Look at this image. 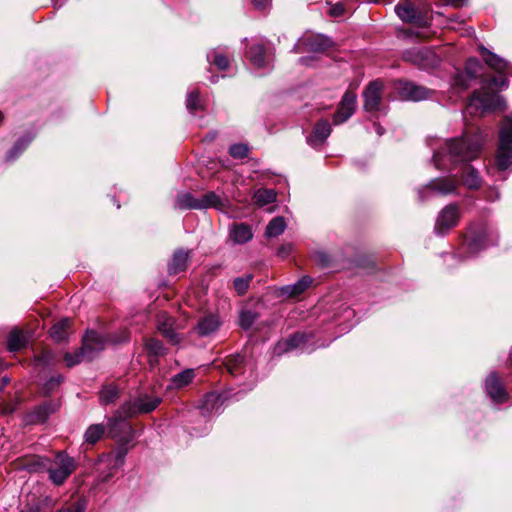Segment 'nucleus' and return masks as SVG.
I'll list each match as a JSON object with an SVG mask.
<instances>
[{
    "mask_svg": "<svg viewBox=\"0 0 512 512\" xmlns=\"http://www.w3.org/2000/svg\"><path fill=\"white\" fill-rule=\"evenodd\" d=\"M254 201L258 206L270 204L276 200V193L272 189H258L254 193Z\"/></svg>",
    "mask_w": 512,
    "mask_h": 512,
    "instance_id": "obj_36",
    "label": "nucleus"
},
{
    "mask_svg": "<svg viewBox=\"0 0 512 512\" xmlns=\"http://www.w3.org/2000/svg\"><path fill=\"white\" fill-rule=\"evenodd\" d=\"M198 209H207V208H216L218 210H223L225 208V201L221 199L214 192H209L199 198Z\"/></svg>",
    "mask_w": 512,
    "mask_h": 512,
    "instance_id": "obj_27",
    "label": "nucleus"
},
{
    "mask_svg": "<svg viewBox=\"0 0 512 512\" xmlns=\"http://www.w3.org/2000/svg\"><path fill=\"white\" fill-rule=\"evenodd\" d=\"M460 214L458 206L454 204H450L445 206L439 213L436 224L435 231L437 234H444L451 228H453L458 220Z\"/></svg>",
    "mask_w": 512,
    "mask_h": 512,
    "instance_id": "obj_8",
    "label": "nucleus"
},
{
    "mask_svg": "<svg viewBox=\"0 0 512 512\" xmlns=\"http://www.w3.org/2000/svg\"><path fill=\"white\" fill-rule=\"evenodd\" d=\"M159 398L148 396L140 397L134 402L128 401L119 408V415L131 417L137 413H149L159 405Z\"/></svg>",
    "mask_w": 512,
    "mask_h": 512,
    "instance_id": "obj_7",
    "label": "nucleus"
},
{
    "mask_svg": "<svg viewBox=\"0 0 512 512\" xmlns=\"http://www.w3.org/2000/svg\"><path fill=\"white\" fill-rule=\"evenodd\" d=\"M229 153L233 158L243 159L248 154V146L245 144H234L230 146Z\"/></svg>",
    "mask_w": 512,
    "mask_h": 512,
    "instance_id": "obj_44",
    "label": "nucleus"
},
{
    "mask_svg": "<svg viewBox=\"0 0 512 512\" xmlns=\"http://www.w3.org/2000/svg\"><path fill=\"white\" fill-rule=\"evenodd\" d=\"M428 7L419 6L411 0H401L400 3L395 7V12L398 17L405 22L413 23L417 26L416 30H408L406 32L407 37H423L422 32L419 31L421 28H425L429 25Z\"/></svg>",
    "mask_w": 512,
    "mask_h": 512,
    "instance_id": "obj_2",
    "label": "nucleus"
},
{
    "mask_svg": "<svg viewBox=\"0 0 512 512\" xmlns=\"http://www.w3.org/2000/svg\"><path fill=\"white\" fill-rule=\"evenodd\" d=\"M307 342V336L303 333H296L284 342H279L276 346V353L281 354L298 348H304Z\"/></svg>",
    "mask_w": 512,
    "mask_h": 512,
    "instance_id": "obj_20",
    "label": "nucleus"
},
{
    "mask_svg": "<svg viewBox=\"0 0 512 512\" xmlns=\"http://www.w3.org/2000/svg\"><path fill=\"white\" fill-rule=\"evenodd\" d=\"M56 410V405L44 404L36 410V420L38 422H44L48 414Z\"/></svg>",
    "mask_w": 512,
    "mask_h": 512,
    "instance_id": "obj_46",
    "label": "nucleus"
},
{
    "mask_svg": "<svg viewBox=\"0 0 512 512\" xmlns=\"http://www.w3.org/2000/svg\"><path fill=\"white\" fill-rule=\"evenodd\" d=\"M251 279L252 275H248L246 277H239L234 280V288L239 295L246 293Z\"/></svg>",
    "mask_w": 512,
    "mask_h": 512,
    "instance_id": "obj_43",
    "label": "nucleus"
},
{
    "mask_svg": "<svg viewBox=\"0 0 512 512\" xmlns=\"http://www.w3.org/2000/svg\"><path fill=\"white\" fill-rule=\"evenodd\" d=\"M112 476H113V473L111 472L107 476L104 477L103 481H107Z\"/></svg>",
    "mask_w": 512,
    "mask_h": 512,
    "instance_id": "obj_60",
    "label": "nucleus"
},
{
    "mask_svg": "<svg viewBox=\"0 0 512 512\" xmlns=\"http://www.w3.org/2000/svg\"><path fill=\"white\" fill-rule=\"evenodd\" d=\"M505 100L498 94L487 91L484 87L481 91H475L470 98L467 109L470 114H483L495 109H504Z\"/></svg>",
    "mask_w": 512,
    "mask_h": 512,
    "instance_id": "obj_5",
    "label": "nucleus"
},
{
    "mask_svg": "<svg viewBox=\"0 0 512 512\" xmlns=\"http://www.w3.org/2000/svg\"><path fill=\"white\" fill-rule=\"evenodd\" d=\"M190 258L189 251L178 249L172 255L171 261L168 264L169 274H177L186 270Z\"/></svg>",
    "mask_w": 512,
    "mask_h": 512,
    "instance_id": "obj_18",
    "label": "nucleus"
},
{
    "mask_svg": "<svg viewBox=\"0 0 512 512\" xmlns=\"http://www.w3.org/2000/svg\"><path fill=\"white\" fill-rule=\"evenodd\" d=\"M223 398L221 395L216 393H210L205 396L203 405L201 406V414L207 415L213 412H219L220 406L222 405Z\"/></svg>",
    "mask_w": 512,
    "mask_h": 512,
    "instance_id": "obj_25",
    "label": "nucleus"
},
{
    "mask_svg": "<svg viewBox=\"0 0 512 512\" xmlns=\"http://www.w3.org/2000/svg\"><path fill=\"white\" fill-rule=\"evenodd\" d=\"M286 223L283 217H275L266 227L265 234L267 237H277L284 232Z\"/></svg>",
    "mask_w": 512,
    "mask_h": 512,
    "instance_id": "obj_33",
    "label": "nucleus"
},
{
    "mask_svg": "<svg viewBox=\"0 0 512 512\" xmlns=\"http://www.w3.org/2000/svg\"><path fill=\"white\" fill-rule=\"evenodd\" d=\"M230 239L236 244H244L253 238V233L249 225L240 223L234 224L229 231Z\"/></svg>",
    "mask_w": 512,
    "mask_h": 512,
    "instance_id": "obj_21",
    "label": "nucleus"
},
{
    "mask_svg": "<svg viewBox=\"0 0 512 512\" xmlns=\"http://www.w3.org/2000/svg\"><path fill=\"white\" fill-rule=\"evenodd\" d=\"M199 198H195L191 193L184 192L178 194L175 202V207L181 210L185 209H198Z\"/></svg>",
    "mask_w": 512,
    "mask_h": 512,
    "instance_id": "obj_30",
    "label": "nucleus"
},
{
    "mask_svg": "<svg viewBox=\"0 0 512 512\" xmlns=\"http://www.w3.org/2000/svg\"><path fill=\"white\" fill-rule=\"evenodd\" d=\"M254 322V314L250 311H244L240 314V325L244 329H248Z\"/></svg>",
    "mask_w": 512,
    "mask_h": 512,
    "instance_id": "obj_47",
    "label": "nucleus"
},
{
    "mask_svg": "<svg viewBox=\"0 0 512 512\" xmlns=\"http://www.w3.org/2000/svg\"><path fill=\"white\" fill-rule=\"evenodd\" d=\"M311 283L312 279L308 276H305L294 284L284 286L282 288V294L287 295L289 297L298 296L301 293H303Z\"/></svg>",
    "mask_w": 512,
    "mask_h": 512,
    "instance_id": "obj_26",
    "label": "nucleus"
},
{
    "mask_svg": "<svg viewBox=\"0 0 512 512\" xmlns=\"http://www.w3.org/2000/svg\"><path fill=\"white\" fill-rule=\"evenodd\" d=\"M448 4H451L453 6H459L464 3L465 0H445Z\"/></svg>",
    "mask_w": 512,
    "mask_h": 512,
    "instance_id": "obj_56",
    "label": "nucleus"
},
{
    "mask_svg": "<svg viewBox=\"0 0 512 512\" xmlns=\"http://www.w3.org/2000/svg\"><path fill=\"white\" fill-rule=\"evenodd\" d=\"M400 95L405 100L421 101L428 98L429 90L414 83H404L400 88Z\"/></svg>",
    "mask_w": 512,
    "mask_h": 512,
    "instance_id": "obj_15",
    "label": "nucleus"
},
{
    "mask_svg": "<svg viewBox=\"0 0 512 512\" xmlns=\"http://www.w3.org/2000/svg\"><path fill=\"white\" fill-rule=\"evenodd\" d=\"M52 359H53L52 353L47 351V352L43 353V355L41 357H39L37 359V361L42 364H49Z\"/></svg>",
    "mask_w": 512,
    "mask_h": 512,
    "instance_id": "obj_52",
    "label": "nucleus"
},
{
    "mask_svg": "<svg viewBox=\"0 0 512 512\" xmlns=\"http://www.w3.org/2000/svg\"><path fill=\"white\" fill-rule=\"evenodd\" d=\"M252 1H253L254 6L258 9H264L270 3V0H252Z\"/></svg>",
    "mask_w": 512,
    "mask_h": 512,
    "instance_id": "obj_54",
    "label": "nucleus"
},
{
    "mask_svg": "<svg viewBox=\"0 0 512 512\" xmlns=\"http://www.w3.org/2000/svg\"><path fill=\"white\" fill-rule=\"evenodd\" d=\"M2 120V113L0 112V121Z\"/></svg>",
    "mask_w": 512,
    "mask_h": 512,
    "instance_id": "obj_63",
    "label": "nucleus"
},
{
    "mask_svg": "<svg viewBox=\"0 0 512 512\" xmlns=\"http://www.w3.org/2000/svg\"><path fill=\"white\" fill-rule=\"evenodd\" d=\"M302 45L311 52H323L332 46V41L323 35H315L304 38Z\"/></svg>",
    "mask_w": 512,
    "mask_h": 512,
    "instance_id": "obj_19",
    "label": "nucleus"
},
{
    "mask_svg": "<svg viewBox=\"0 0 512 512\" xmlns=\"http://www.w3.org/2000/svg\"><path fill=\"white\" fill-rule=\"evenodd\" d=\"M7 382H8V379L4 378V379H3V383H4V385H5Z\"/></svg>",
    "mask_w": 512,
    "mask_h": 512,
    "instance_id": "obj_62",
    "label": "nucleus"
},
{
    "mask_svg": "<svg viewBox=\"0 0 512 512\" xmlns=\"http://www.w3.org/2000/svg\"><path fill=\"white\" fill-rule=\"evenodd\" d=\"M316 256L319 262H321L323 265H326L329 262L328 257L324 253H317Z\"/></svg>",
    "mask_w": 512,
    "mask_h": 512,
    "instance_id": "obj_55",
    "label": "nucleus"
},
{
    "mask_svg": "<svg viewBox=\"0 0 512 512\" xmlns=\"http://www.w3.org/2000/svg\"><path fill=\"white\" fill-rule=\"evenodd\" d=\"M480 51L486 64L489 65L494 70L502 72L508 68V63L504 59L492 53L485 47L481 46Z\"/></svg>",
    "mask_w": 512,
    "mask_h": 512,
    "instance_id": "obj_24",
    "label": "nucleus"
},
{
    "mask_svg": "<svg viewBox=\"0 0 512 512\" xmlns=\"http://www.w3.org/2000/svg\"><path fill=\"white\" fill-rule=\"evenodd\" d=\"M28 335L19 330L13 329L7 338V348L11 352H16L24 348L28 343Z\"/></svg>",
    "mask_w": 512,
    "mask_h": 512,
    "instance_id": "obj_22",
    "label": "nucleus"
},
{
    "mask_svg": "<svg viewBox=\"0 0 512 512\" xmlns=\"http://www.w3.org/2000/svg\"><path fill=\"white\" fill-rule=\"evenodd\" d=\"M356 108V95L353 92L347 91L338 107L337 112L333 116V123L339 125L348 120L355 112Z\"/></svg>",
    "mask_w": 512,
    "mask_h": 512,
    "instance_id": "obj_11",
    "label": "nucleus"
},
{
    "mask_svg": "<svg viewBox=\"0 0 512 512\" xmlns=\"http://www.w3.org/2000/svg\"><path fill=\"white\" fill-rule=\"evenodd\" d=\"M174 320L172 317L165 313L158 316L157 328L158 330L173 344L180 342V336L175 333L173 329Z\"/></svg>",
    "mask_w": 512,
    "mask_h": 512,
    "instance_id": "obj_17",
    "label": "nucleus"
},
{
    "mask_svg": "<svg viewBox=\"0 0 512 512\" xmlns=\"http://www.w3.org/2000/svg\"><path fill=\"white\" fill-rule=\"evenodd\" d=\"M186 107L192 113L201 109L199 94L197 91H192V92L188 93L187 99H186Z\"/></svg>",
    "mask_w": 512,
    "mask_h": 512,
    "instance_id": "obj_41",
    "label": "nucleus"
},
{
    "mask_svg": "<svg viewBox=\"0 0 512 512\" xmlns=\"http://www.w3.org/2000/svg\"><path fill=\"white\" fill-rule=\"evenodd\" d=\"M127 417L119 415V409L116 414L108 419L109 434L113 438H119L121 441L128 442L131 439L132 428L124 420Z\"/></svg>",
    "mask_w": 512,
    "mask_h": 512,
    "instance_id": "obj_10",
    "label": "nucleus"
},
{
    "mask_svg": "<svg viewBox=\"0 0 512 512\" xmlns=\"http://www.w3.org/2000/svg\"><path fill=\"white\" fill-rule=\"evenodd\" d=\"M485 389L490 398L496 403H502L508 399L507 392L494 372L487 377Z\"/></svg>",
    "mask_w": 512,
    "mask_h": 512,
    "instance_id": "obj_13",
    "label": "nucleus"
},
{
    "mask_svg": "<svg viewBox=\"0 0 512 512\" xmlns=\"http://www.w3.org/2000/svg\"><path fill=\"white\" fill-rule=\"evenodd\" d=\"M453 178L458 176V173H452ZM456 181L450 178H436L424 188L425 191L437 195H447L456 191Z\"/></svg>",
    "mask_w": 512,
    "mask_h": 512,
    "instance_id": "obj_12",
    "label": "nucleus"
},
{
    "mask_svg": "<svg viewBox=\"0 0 512 512\" xmlns=\"http://www.w3.org/2000/svg\"><path fill=\"white\" fill-rule=\"evenodd\" d=\"M331 134V126L327 120L319 121L311 135L308 137V143L313 147L322 145Z\"/></svg>",
    "mask_w": 512,
    "mask_h": 512,
    "instance_id": "obj_16",
    "label": "nucleus"
},
{
    "mask_svg": "<svg viewBox=\"0 0 512 512\" xmlns=\"http://www.w3.org/2000/svg\"><path fill=\"white\" fill-rule=\"evenodd\" d=\"M487 139L481 130L474 134H465L446 142L445 147L433 155V161L438 169L452 172L457 165L476 159Z\"/></svg>",
    "mask_w": 512,
    "mask_h": 512,
    "instance_id": "obj_1",
    "label": "nucleus"
},
{
    "mask_svg": "<svg viewBox=\"0 0 512 512\" xmlns=\"http://www.w3.org/2000/svg\"><path fill=\"white\" fill-rule=\"evenodd\" d=\"M481 238L480 237H477V238H473L470 243H469V249L472 251V252H476L478 250V245L479 243L481 242Z\"/></svg>",
    "mask_w": 512,
    "mask_h": 512,
    "instance_id": "obj_53",
    "label": "nucleus"
},
{
    "mask_svg": "<svg viewBox=\"0 0 512 512\" xmlns=\"http://www.w3.org/2000/svg\"><path fill=\"white\" fill-rule=\"evenodd\" d=\"M345 7L343 3H336L329 9V14L333 17H339L344 14Z\"/></svg>",
    "mask_w": 512,
    "mask_h": 512,
    "instance_id": "obj_48",
    "label": "nucleus"
},
{
    "mask_svg": "<svg viewBox=\"0 0 512 512\" xmlns=\"http://www.w3.org/2000/svg\"><path fill=\"white\" fill-rule=\"evenodd\" d=\"M58 512H85V506L83 504L77 503L73 506L59 510Z\"/></svg>",
    "mask_w": 512,
    "mask_h": 512,
    "instance_id": "obj_51",
    "label": "nucleus"
},
{
    "mask_svg": "<svg viewBox=\"0 0 512 512\" xmlns=\"http://www.w3.org/2000/svg\"><path fill=\"white\" fill-rule=\"evenodd\" d=\"M106 338L95 331H88L83 338V346L80 351L74 354L66 353L64 360L68 367H72L81 362L83 358L91 360L96 352L104 349Z\"/></svg>",
    "mask_w": 512,
    "mask_h": 512,
    "instance_id": "obj_3",
    "label": "nucleus"
},
{
    "mask_svg": "<svg viewBox=\"0 0 512 512\" xmlns=\"http://www.w3.org/2000/svg\"><path fill=\"white\" fill-rule=\"evenodd\" d=\"M209 62L214 63L220 70H226L229 66V60L227 57L215 50L207 54Z\"/></svg>",
    "mask_w": 512,
    "mask_h": 512,
    "instance_id": "obj_39",
    "label": "nucleus"
},
{
    "mask_svg": "<svg viewBox=\"0 0 512 512\" xmlns=\"http://www.w3.org/2000/svg\"><path fill=\"white\" fill-rule=\"evenodd\" d=\"M124 456V452H118L116 455L103 456L99 461L106 462L108 465L113 464V467H119L123 464Z\"/></svg>",
    "mask_w": 512,
    "mask_h": 512,
    "instance_id": "obj_45",
    "label": "nucleus"
},
{
    "mask_svg": "<svg viewBox=\"0 0 512 512\" xmlns=\"http://www.w3.org/2000/svg\"><path fill=\"white\" fill-rule=\"evenodd\" d=\"M62 381L61 376L52 377L46 384H45V390L47 392H50L55 386L59 385Z\"/></svg>",
    "mask_w": 512,
    "mask_h": 512,
    "instance_id": "obj_49",
    "label": "nucleus"
},
{
    "mask_svg": "<svg viewBox=\"0 0 512 512\" xmlns=\"http://www.w3.org/2000/svg\"><path fill=\"white\" fill-rule=\"evenodd\" d=\"M145 349L150 356L151 365H153V363L156 361V358L163 356L166 353L163 343L153 338L146 340Z\"/></svg>",
    "mask_w": 512,
    "mask_h": 512,
    "instance_id": "obj_28",
    "label": "nucleus"
},
{
    "mask_svg": "<svg viewBox=\"0 0 512 512\" xmlns=\"http://www.w3.org/2000/svg\"><path fill=\"white\" fill-rule=\"evenodd\" d=\"M244 362V358L241 355L231 356L226 361L227 370L234 376L241 374V367Z\"/></svg>",
    "mask_w": 512,
    "mask_h": 512,
    "instance_id": "obj_38",
    "label": "nucleus"
},
{
    "mask_svg": "<svg viewBox=\"0 0 512 512\" xmlns=\"http://www.w3.org/2000/svg\"><path fill=\"white\" fill-rule=\"evenodd\" d=\"M300 62H301L302 64H304V65H308V64H309V62H308V58H301V59H300Z\"/></svg>",
    "mask_w": 512,
    "mask_h": 512,
    "instance_id": "obj_59",
    "label": "nucleus"
},
{
    "mask_svg": "<svg viewBox=\"0 0 512 512\" xmlns=\"http://www.w3.org/2000/svg\"><path fill=\"white\" fill-rule=\"evenodd\" d=\"M382 84L378 81L372 82L364 92V108L366 111H376L381 101Z\"/></svg>",
    "mask_w": 512,
    "mask_h": 512,
    "instance_id": "obj_14",
    "label": "nucleus"
},
{
    "mask_svg": "<svg viewBox=\"0 0 512 512\" xmlns=\"http://www.w3.org/2000/svg\"><path fill=\"white\" fill-rule=\"evenodd\" d=\"M496 162L500 170L512 166V113L504 118L500 129Z\"/></svg>",
    "mask_w": 512,
    "mask_h": 512,
    "instance_id": "obj_4",
    "label": "nucleus"
},
{
    "mask_svg": "<svg viewBox=\"0 0 512 512\" xmlns=\"http://www.w3.org/2000/svg\"><path fill=\"white\" fill-rule=\"evenodd\" d=\"M492 86L497 87L498 89H503L507 86V80L504 77H495L491 80L490 83Z\"/></svg>",
    "mask_w": 512,
    "mask_h": 512,
    "instance_id": "obj_50",
    "label": "nucleus"
},
{
    "mask_svg": "<svg viewBox=\"0 0 512 512\" xmlns=\"http://www.w3.org/2000/svg\"><path fill=\"white\" fill-rule=\"evenodd\" d=\"M376 131H377V134L378 135H382L383 134V130L380 126L376 125Z\"/></svg>",
    "mask_w": 512,
    "mask_h": 512,
    "instance_id": "obj_58",
    "label": "nucleus"
},
{
    "mask_svg": "<svg viewBox=\"0 0 512 512\" xmlns=\"http://www.w3.org/2000/svg\"><path fill=\"white\" fill-rule=\"evenodd\" d=\"M69 323L70 320L68 318H63L54 324L50 330L51 337L57 342L64 340L67 336Z\"/></svg>",
    "mask_w": 512,
    "mask_h": 512,
    "instance_id": "obj_34",
    "label": "nucleus"
},
{
    "mask_svg": "<svg viewBox=\"0 0 512 512\" xmlns=\"http://www.w3.org/2000/svg\"><path fill=\"white\" fill-rule=\"evenodd\" d=\"M195 373L193 369H186L174 375L171 379L173 388L180 389L187 386L194 379Z\"/></svg>",
    "mask_w": 512,
    "mask_h": 512,
    "instance_id": "obj_31",
    "label": "nucleus"
},
{
    "mask_svg": "<svg viewBox=\"0 0 512 512\" xmlns=\"http://www.w3.org/2000/svg\"><path fill=\"white\" fill-rule=\"evenodd\" d=\"M118 397V389L113 385L103 387L99 394L101 404L107 405L114 402Z\"/></svg>",
    "mask_w": 512,
    "mask_h": 512,
    "instance_id": "obj_37",
    "label": "nucleus"
},
{
    "mask_svg": "<svg viewBox=\"0 0 512 512\" xmlns=\"http://www.w3.org/2000/svg\"><path fill=\"white\" fill-rule=\"evenodd\" d=\"M220 321L215 315H208L197 324V332L200 336H208L218 330Z\"/></svg>",
    "mask_w": 512,
    "mask_h": 512,
    "instance_id": "obj_23",
    "label": "nucleus"
},
{
    "mask_svg": "<svg viewBox=\"0 0 512 512\" xmlns=\"http://www.w3.org/2000/svg\"><path fill=\"white\" fill-rule=\"evenodd\" d=\"M76 469L75 461L72 457L61 452L55 457L53 465L48 469L49 479L55 485H61Z\"/></svg>",
    "mask_w": 512,
    "mask_h": 512,
    "instance_id": "obj_6",
    "label": "nucleus"
},
{
    "mask_svg": "<svg viewBox=\"0 0 512 512\" xmlns=\"http://www.w3.org/2000/svg\"><path fill=\"white\" fill-rule=\"evenodd\" d=\"M462 178L464 185L469 189H476L481 184L478 172L469 165L463 167Z\"/></svg>",
    "mask_w": 512,
    "mask_h": 512,
    "instance_id": "obj_29",
    "label": "nucleus"
},
{
    "mask_svg": "<svg viewBox=\"0 0 512 512\" xmlns=\"http://www.w3.org/2000/svg\"><path fill=\"white\" fill-rule=\"evenodd\" d=\"M250 62L258 68L266 66L264 48L262 45L252 46L248 52Z\"/></svg>",
    "mask_w": 512,
    "mask_h": 512,
    "instance_id": "obj_35",
    "label": "nucleus"
},
{
    "mask_svg": "<svg viewBox=\"0 0 512 512\" xmlns=\"http://www.w3.org/2000/svg\"><path fill=\"white\" fill-rule=\"evenodd\" d=\"M106 427L103 424H92L85 431L84 438L89 444H95L104 435Z\"/></svg>",
    "mask_w": 512,
    "mask_h": 512,
    "instance_id": "obj_32",
    "label": "nucleus"
},
{
    "mask_svg": "<svg viewBox=\"0 0 512 512\" xmlns=\"http://www.w3.org/2000/svg\"><path fill=\"white\" fill-rule=\"evenodd\" d=\"M31 140L32 137L26 136L17 141L14 147L9 151L7 155V160H14L29 145Z\"/></svg>",
    "mask_w": 512,
    "mask_h": 512,
    "instance_id": "obj_40",
    "label": "nucleus"
},
{
    "mask_svg": "<svg viewBox=\"0 0 512 512\" xmlns=\"http://www.w3.org/2000/svg\"><path fill=\"white\" fill-rule=\"evenodd\" d=\"M481 64L477 59H469L465 66V73L469 79H473L477 76Z\"/></svg>",
    "mask_w": 512,
    "mask_h": 512,
    "instance_id": "obj_42",
    "label": "nucleus"
},
{
    "mask_svg": "<svg viewBox=\"0 0 512 512\" xmlns=\"http://www.w3.org/2000/svg\"><path fill=\"white\" fill-rule=\"evenodd\" d=\"M461 77H462V76H460V77H459V79H457V80H456V81H457V84L461 85L463 88H466V87L468 86V84L463 83V82L461 81Z\"/></svg>",
    "mask_w": 512,
    "mask_h": 512,
    "instance_id": "obj_57",
    "label": "nucleus"
},
{
    "mask_svg": "<svg viewBox=\"0 0 512 512\" xmlns=\"http://www.w3.org/2000/svg\"><path fill=\"white\" fill-rule=\"evenodd\" d=\"M38 511H39V507H38V506H36V508H35V509H33V511H32V512H38Z\"/></svg>",
    "mask_w": 512,
    "mask_h": 512,
    "instance_id": "obj_61",
    "label": "nucleus"
},
{
    "mask_svg": "<svg viewBox=\"0 0 512 512\" xmlns=\"http://www.w3.org/2000/svg\"><path fill=\"white\" fill-rule=\"evenodd\" d=\"M404 58L421 68L433 67L438 63V58L435 53L427 48H413L407 50L404 53Z\"/></svg>",
    "mask_w": 512,
    "mask_h": 512,
    "instance_id": "obj_9",
    "label": "nucleus"
}]
</instances>
